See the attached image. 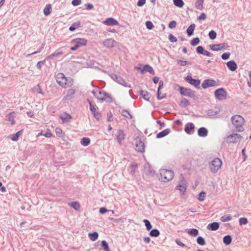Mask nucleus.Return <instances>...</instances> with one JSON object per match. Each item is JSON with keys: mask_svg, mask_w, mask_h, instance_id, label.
Instances as JSON below:
<instances>
[{"mask_svg": "<svg viewBox=\"0 0 251 251\" xmlns=\"http://www.w3.org/2000/svg\"><path fill=\"white\" fill-rule=\"evenodd\" d=\"M58 84L64 88L71 87L74 83L73 79L71 77H66L62 73H58L56 76Z\"/></svg>", "mask_w": 251, "mask_h": 251, "instance_id": "obj_1", "label": "nucleus"}, {"mask_svg": "<svg viewBox=\"0 0 251 251\" xmlns=\"http://www.w3.org/2000/svg\"><path fill=\"white\" fill-rule=\"evenodd\" d=\"M231 120L237 131L241 132L244 130L243 126L244 124L245 121L241 116L239 115H234L231 117Z\"/></svg>", "mask_w": 251, "mask_h": 251, "instance_id": "obj_2", "label": "nucleus"}, {"mask_svg": "<svg viewBox=\"0 0 251 251\" xmlns=\"http://www.w3.org/2000/svg\"><path fill=\"white\" fill-rule=\"evenodd\" d=\"M94 96L98 100L102 101L111 102L112 101V98L110 95L103 90H93L92 91Z\"/></svg>", "mask_w": 251, "mask_h": 251, "instance_id": "obj_3", "label": "nucleus"}, {"mask_svg": "<svg viewBox=\"0 0 251 251\" xmlns=\"http://www.w3.org/2000/svg\"><path fill=\"white\" fill-rule=\"evenodd\" d=\"M160 180L167 182L171 180L174 176V173L172 170L161 169L160 170Z\"/></svg>", "mask_w": 251, "mask_h": 251, "instance_id": "obj_4", "label": "nucleus"}, {"mask_svg": "<svg viewBox=\"0 0 251 251\" xmlns=\"http://www.w3.org/2000/svg\"><path fill=\"white\" fill-rule=\"evenodd\" d=\"M220 111H204V113L201 115H192L195 118H217L221 117L219 115Z\"/></svg>", "mask_w": 251, "mask_h": 251, "instance_id": "obj_5", "label": "nucleus"}, {"mask_svg": "<svg viewBox=\"0 0 251 251\" xmlns=\"http://www.w3.org/2000/svg\"><path fill=\"white\" fill-rule=\"evenodd\" d=\"M222 165V160L219 158H215L209 164L210 171L215 173L221 168Z\"/></svg>", "mask_w": 251, "mask_h": 251, "instance_id": "obj_6", "label": "nucleus"}, {"mask_svg": "<svg viewBox=\"0 0 251 251\" xmlns=\"http://www.w3.org/2000/svg\"><path fill=\"white\" fill-rule=\"evenodd\" d=\"M136 142L135 150L140 152L143 153L145 152V144L141 141L139 136H137L134 140Z\"/></svg>", "mask_w": 251, "mask_h": 251, "instance_id": "obj_7", "label": "nucleus"}, {"mask_svg": "<svg viewBox=\"0 0 251 251\" xmlns=\"http://www.w3.org/2000/svg\"><path fill=\"white\" fill-rule=\"evenodd\" d=\"M180 93L181 95L189 97L193 99L197 98L196 94L195 91H192L189 88L182 87L181 88Z\"/></svg>", "mask_w": 251, "mask_h": 251, "instance_id": "obj_8", "label": "nucleus"}, {"mask_svg": "<svg viewBox=\"0 0 251 251\" xmlns=\"http://www.w3.org/2000/svg\"><path fill=\"white\" fill-rule=\"evenodd\" d=\"M185 80L191 85L195 86L196 88H200L201 80L200 79H195L192 78L191 75H188L185 77Z\"/></svg>", "mask_w": 251, "mask_h": 251, "instance_id": "obj_9", "label": "nucleus"}, {"mask_svg": "<svg viewBox=\"0 0 251 251\" xmlns=\"http://www.w3.org/2000/svg\"><path fill=\"white\" fill-rule=\"evenodd\" d=\"M226 138L227 143H236L240 141L242 137L239 134L233 133L228 136Z\"/></svg>", "mask_w": 251, "mask_h": 251, "instance_id": "obj_10", "label": "nucleus"}, {"mask_svg": "<svg viewBox=\"0 0 251 251\" xmlns=\"http://www.w3.org/2000/svg\"><path fill=\"white\" fill-rule=\"evenodd\" d=\"M216 98L219 100H224L226 99V92L223 88L217 89L214 92Z\"/></svg>", "mask_w": 251, "mask_h": 251, "instance_id": "obj_11", "label": "nucleus"}, {"mask_svg": "<svg viewBox=\"0 0 251 251\" xmlns=\"http://www.w3.org/2000/svg\"><path fill=\"white\" fill-rule=\"evenodd\" d=\"M111 78L119 84L124 86L125 87H129L125 80L120 76H118L115 74H111L110 75Z\"/></svg>", "mask_w": 251, "mask_h": 251, "instance_id": "obj_12", "label": "nucleus"}, {"mask_svg": "<svg viewBox=\"0 0 251 251\" xmlns=\"http://www.w3.org/2000/svg\"><path fill=\"white\" fill-rule=\"evenodd\" d=\"M71 43L75 44L79 48L81 46L86 45L87 43V40L84 38H76L72 40Z\"/></svg>", "mask_w": 251, "mask_h": 251, "instance_id": "obj_13", "label": "nucleus"}, {"mask_svg": "<svg viewBox=\"0 0 251 251\" xmlns=\"http://www.w3.org/2000/svg\"><path fill=\"white\" fill-rule=\"evenodd\" d=\"M227 47V44L225 43L220 44H214L210 46V49L213 51H219Z\"/></svg>", "mask_w": 251, "mask_h": 251, "instance_id": "obj_14", "label": "nucleus"}, {"mask_svg": "<svg viewBox=\"0 0 251 251\" xmlns=\"http://www.w3.org/2000/svg\"><path fill=\"white\" fill-rule=\"evenodd\" d=\"M195 128V125L192 123H187L184 127L185 132L189 135L193 134Z\"/></svg>", "mask_w": 251, "mask_h": 251, "instance_id": "obj_15", "label": "nucleus"}, {"mask_svg": "<svg viewBox=\"0 0 251 251\" xmlns=\"http://www.w3.org/2000/svg\"><path fill=\"white\" fill-rule=\"evenodd\" d=\"M58 117L62 120L63 124L69 123L70 120L72 119V116L67 112H64L62 114H59Z\"/></svg>", "mask_w": 251, "mask_h": 251, "instance_id": "obj_16", "label": "nucleus"}, {"mask_svg": "<svg viewBox=\"0 0 251 251\" xmlns=\"http://www.w3.org/2000/svg\"><path fill=\"white\" fill-rule=\"evenodd\" d=\"M216 85V82L212 79H206L203 81L202 87L204 89Z\"/></svg>", "mask_w": 251, "mask_h": 251, "instance_id": "obj_17", "label": "nucleus"}, {"mask_svg": "<svg viewBox=\"0 0 251 251\" xmlns=\"http://www.w3.org/2000/svg\"><path fill=\"white\" fill-rule=\"evenodd\" d=\"M116 41L111 38L107 39L103 42V45L108 48L114 47L116 46Z\"/></svg>", "mask_w": 251, "mask_h": 251, "instance_id": "obj_18", "label": "nucleus"}, {"mask_svg": "<svg viewBox=\"0 0 251 251\" xmlns=\"http://www.w3.org/2000/svg\"><path fill=\"white\" fill-rule=\"evenodd\" d=\"M220 227V224L218 222H213L209 223L206 228L207 229L211 231H216L219 229Z\"/></svg>", "mask_w": 251, "mask_h": 251, "instance_id": "obj_19", "label": "nucleus"}, {"mask_svg": "<svg viewBox=\"0 0 251 251\" xmlns=\"http://www.w3.org/2000/svg\"><path fill=\"white\" fill-rule=\"evenodd\" d=\"M103 24L107 25H117L119 24L118 21L113 18H109L106 19L103 22Z\"/></svg>", "mask_w": 251, "mask_h": 251, "instance_id": "obj_20", "label": "nucleus"}, {"mask_svg": "<svg viewBox=\"0 0 251 251\" xmlns=\"http://www.w3.org/2000/svg\"><path fill=\"white\" fill-rule=\"evenodd\" d=\"M208 133V129L205 127H201L198 129V135L201 137H205Z\"/></svg>", "mask_w": 251, "mask_h": 251, "instance_id": "obj_21", "label": "nucleus"}, {"mask_svg": "<svg viewBox=\"0 0 251 251\" xmlns=\"http://www.w3.org/2000/svg\"><path fill=\"white\" fill-rule=\"evenodd\" d=\"M118 135L116 137V139L118 142L121 144L122 140H123L125 138V134L122 129H119L117 131Z\"/></svg>", "mask_w": 251, "mask_h": 251, "instance_id": "obj_22", "label": "nucleus"}, {"mask_svg": "<svg viewBox=\"0 0 251 251\" xmlns=\"http://www.w3.org/2000/svg\"><path fill=\"white\" fill-rule=\"evenodd\" d=\"M170 132L171 129L170 128H166L157 133L156 138L158 139L163 138L168 135Z\"/></svg>", "mask_w": 251, "mask_h": 251, "instance_id": "obj_23", "label": "nucleus"}, {"mask_svg": "<svg viewBox=\"0 0 251 251\" xmlns=\"http://www.w3.org/2000/svg\"><path fill=\"white\" fill-rule=\"evenodd\" d=\"M227 68L231 71H234L237 69V64L234 61L231 60L226 63Z\"/></svg>", "mask_w": 251, "mask_h": 251, "instance_id": "obj_24", "label": "nucleus"}, {"mask_svg": "<svg viewBox=\"0 0 251 251\" xmlns=\"http://www.w3.org/2000/svg\"><path fill=\"white\" fill-rule=\"evenodd\" d=\"M75 93V91L73 89H70L67 91L66 95L64 97V99L66 100H71L72 99Z\"/></svg>", "mask_w": 251, "mask_h": 251, "instance_id": "obj_25", "label": "nucleus"}, {"mask_svg": "<svg viewBox=\"0 0 251 251\" xmlns=\"http://www.w3.org/2000/svg\"><path fill=\"white\" fill-rule=\"evenodd\" d=\"M15 116V111H13L6 116V120L11 122V124L13 125L15 124V121L14 120Z\"/></svg>", "mask_w": 251, "mask_h": 251, "instance_id": "obj_26", "label": "nucleus"}, {"mask_svg": "<svg viewBox=\"0 0 251 251\" xmlns=\"http://www.w3.org/2000/svg\"><path fill=\"white\" fill-rule=\"evenodd\" d=\"M144 72H148L150 73L151 75H154L155 72L153 69V68L149 65H146L143 67V69L141 70L142 74L144 73Z\"/></svg>", "mask_w": 251, "mask_h": 251, "instance_id": "obj_27", "label": "nucleus"}, {"mask_svg": "<svg viewBox=\"0 0 251 251\" xmlns=\"http://www.w3.org/2000/svg\"><path fill=\"white\" fill-rule=\"evenodd\" d=\"M160 231L157 228L151 229L149 232V235L152 237H157L160 235Z\"/></svg>", "mask_w": 251, "mask_h": 251, "instance_id": "obj_28", "label": "nucleus"}, {"mask_svg": "<svg viewBox=\"0 0 251 251\" xmlns=\"http://www.w3.org/2000/svg\"><path fill=\"white\" fill-rule=\"evenodd\" d=\"M223 243L226 246L229 245L232 242V237L230 235H226L223 237Z\"/></svg>", "mask_w": 251, "mask_h": 251, "instance_id": "obj_29", "label": "nucleus"}, {"mask_svg": "<svg viewBox=\"0 0 251 251\" xmlns=\"http://www.w3.org/2000/svg\"><path fill=\"white\" fill-rule=\"evenodd\" d=\"M56 135L58 137L63 139L65 137V134L63 132L62 129L60 127H56L55 129Z\"/></svg>", "mask_w": 251, "mask_h": 251, "instance_id": "obj_30", "label": "nucleus"}, {"mask_svg": "<svg viewBox=\"0 0 251 251\" xmlns=\"http://www.w3.org/2000/svg\"><path fill=\"white\" fill-rule=\"evenodd\" d=\"M63 53L62 51H55L53 53L48 55L46 59L47 60L52 59L54 57H57Z\"/></svg>", "mask_w": 251, "mask_h": 251, "instance_id": "obj_31", "label": "nucleus"}, {"mask_svg": "<svg viewBox=\"0 0 251 251\" xmlns=\"http://www.w3.org/2000/svg\"><path fill=\"white\" fill-rule=\"evenodd\" d=\"M89 239L92 241H95L98 239L99 233L96 231L90 232L88 234Z\"/></svg>", "mask_w": 251, "mask_h": 251, "instance_id": "obj_32", "label": "nucleus"}, {"mask_svg": "<svg viewBox=\"0 0 251 251\" xmlns=\"http://www.w3.org/2000/svg\"><path fill=\"white\" fill-rule=\"evenodd\" d=\"M187 230L188 234L192 236L196 237L199 234V230L196 228L187 229Z\"/></svg>", "mask_w": 251, "mask_h": 251, "instance_id": "obj_33", "label": "nucleus"}, {"mask_svg": "<svg viewBox=\"0 0 251 251\" xmlns=\"http://www.w3.org/2000/svg\"><path fill=\"white\" fill-rule=\"evenodd\" d=\"M23 132V129H22L18 132H17L15 134H13L11 135L10 139L13 141H17L18 140L19 137L21 134Z\"/></svg>", "mask_w": 251, "mask_h": 251, "instance_id": "obj_34", "label": "nucleus"}, {"mask_svg": "<svg viewBox=\"0 0 251 251\" xmlns=\"http://www.w3.org/2000/svg\"><path fill=\"white\" fill-rule=\"evenodd\" d=\"M140 94L142 97L146 100L149 101L150 99L149 93L147 91L141 90Z\"/></svg>", "mask_w": 251, "mask_h": 251, "instance_id": "obj_35", "label": "nucleus"}, {"mask_svg": "<svg viewBox=\"0 0 251 251\" xmlns=\"http://www.w3.org/2000/svg\"><path fill=\"white\" fill-rule=\"evenodd\" d=\"M195 8L198 10H202L203 8V0H197L195 2Z\"/></svg>", "mask_w": 251, "mask_h": 251, "instance_id": "obj_36", "label": "nucleus"}, {"mask_svg": "<svg viewBox=\"0 0 251 251\" xmlns=\"http://www.w3.org/2000/svg\"><path fill=\"white\" fill-rule=\"evenodd\" d=\"M91 142L90 139L88 137H83L80 140V144L83 146H88Z\"/></svg>", "mask_w": 251, "mask_h": 251, "instance_id": "obj_37", "label": "nucleus"}, {"mask_svg": "<svg viewBox=\"0 0 251 251\" xmlns=\"http://www.w3.org/2000/svg\"><path fill=\"white\" fill-rule=\"evenodd\" d=\"M138 164L134 162H131L130 164V168L131 169V171L130 172V174L133 176L135 174V170L138 167Z\"/></svg>", "mask_w": 251, "mask_h": 251, "instance_id": "obj_38", "label": "nucleus"}, {"mask_svg": "<svg viewBox=\"0 0 251 251\" xmlns=\"http://www.w3.org/2000/svg\"><path fill=\"white\" fill-rule=\"evenodd\" d=\"M195 27L196 25L194 24H192L188 26L186 30L188 36H190L193 35Z\"/></svg>", "mask_w": 251, "mask_h": 251, "instance_id": "obj_39", "label": "nucleus"}, {"mask_svg": "<svg viewBox=\"0 0 251 251\" xmlns=\"http://www.w3.org/2000/svg\"><path fill=\"white\" fill-rule=\"evenodd\" d=\"M101 246L104 251H110L109 245L105 240L101 241Z\"/></svg>", "mask_w": 251, "mask_h": 251, "instance_id": "obj_40", "label": "nucleus"}, {"mask_svg": "<svg viewBox=\"0 0 251 251\" xmlns=\"http://www.w3.org/2000/svg\"><path fill=\"white\" fill-rule=\"evenodd\" d=\"M148 169L146 171V174L148 176H154L155 174L154 170L151 168V167L148 164Z\"/></svg>", "mask_w": 251, "mask_h": 251, "instance_id": "obj_41", "label": "nucleus"}, {"mask_svg": "<svg viewBox=\"0 0 251 251\" xmlns=\"http://www.w3.org/2000/svg\"><path fill=\"white\" fill-rule=\"evenodd\" d=\"M176 189L179 190L180 192H182L183 194H184L186 190V184H178L176 187Z\"/></svg>", "mask_w": 251, "mask_h": 251, "instance_id": "obj_42", "label": "nucleus"}, {"mask_svg": "<svg viewBox=\"0 0 251 251\" xmlns=\"http://www.w3.org/2000/svg\"><path fill=\"white\" fill-rule=\"evenodd\" d=\"M70 205L75 210H78L80 207L79 202L77 201H72L70 203Z\"/></svg>", "mask_w": 251, "mask_h": 251, "instance_id": "obj_43", "label": "nucleus"}, {"mask_svg": "<svg viewBox=\"0 0 251 251\" xmlns=\"http://www.w3.org/2000/svg\"><path fill=\"white\" fill-rule=\"evenodd\" d=\"M205 197L206 193L204 191H202L198 195L197 199L200 201H203L205 200Z\"/></svg>", "mask_w": 251, "mask_h": 251, "instance_id": "obj_44", "label": "nucleus"}, {"mask_svg": "<svg viewBox=\"0 0 251 251\" xmlns=\"http://www.w3.org/2000/svg\"><path fill=\"white\" fill-rule=\"evenodd\" d=\"M197 243L201 246H204L206 244L205 240L202 236H198L196 239Z\"/></svg>", "mask_w": 251, "mask_h": 251, "instance_id": "obj_45", "label": "nucleus"}, {"mask_svg": "<svg viewBox=\"0 0 251 251\" xmlns=\"http://www.w3.org/2000/svg\"><path fill=\"white\" fill-rule=\"evenodd\" d=\"M143 222L145 224L146 229L148 231H150L152 227V225L150 222V221L148 220V219H144L143 220Z\"/></svg>", "mask_w": 251, "mask_h": 251, "instance_id": "obj_46", "label": "nucleus"}, {"mask_svg": "<svg viewBox=\"0 0 251 251\" xmlns=\"http://www.w3.org/2000/svg\"><path fill=\"white\" fill-rule=\"evenodd\" d=\"M51 9V5H50V4L47 5L46 6V7H45L44 11H43L44 14L45 16H48V15H50V13Z\"/></svg>", "mask_w": 251, "mask_h": 251, "instance_id": "obj_47", "label": "nucleus"}, {"mask_svg": "<svg viewBox=\"0 0 251 251\" xmlns=\"http://www.w3.org/2000/svg\"><path fill=\"white\" fill-rule=\"evenodd\" d=\"M173 2L176 6L182 7L184 3L182 0H173Z\"/></svg>", "mask_w": 251, "mask_h": 251, "instance_id": "obj_48", "label": "nucleus"}, {"mask_svg": "<svg viewBox=\"0 0 251 251\" xmlns=\"http://www.w3.org/2000/svg\"><path fill=\"white\" fill-rule=\"evenodd\" d=\"M121 114L128 119H131L133 118L131 114L129 113V111H122Z\"/></svg>", "mask_w": 251, "mask_h": 251, "instance_id": "obj_49", "label": "nucleus"}, {"mask_svg": "<svg viewBox=\"0 0 251 251\" xmlns=\"http://www.w3.org/2000/svg\"><path fill=\"white\" fill-rule=\"evenodd\" d=\"M80 27V23L76 22L72 24V25L69 27V30L71 31H74L76 28Z\"/></svg>", "mask_w": 251, "mask_h": 251, "instance_id": "obj_50", "label": "nucleus"}, {"mask_svg": "<svg viewBox=\"0 0 251 251\" xmlns=\"http://www.w3.org/2000/svg\"><path fill=\"white\" fill-rule=\"evenodd\" d=\"M190 104L189 101L186 99H182L180 102V105L185 107Z\"/></svg>", "mask_w": 251, "mask_h": 251, "instance_id": "obj_51", "label": "nucleus"}, {"mask_svg": "<svg viewBox=\"0 0 251 251\" xmlns=\"http://www.w3.org/2000/svg\"><path fill=\"white\" fill-rule=\"evenodd\" d=\"M92 114L93 115L95 119L98 121L101 118V114L98 112V111H91Z\"/></svg>", "mask_w": 251, "mask_h": 251, "instance_id": "obj_52", "label": "nucleus"}, {"mask_svg": "<svg viewBox=\"0 0 251 251\" xmlns=\"http://www.w3.org/2000/svg\"><path fill=\"white\" fill-rule=\"evenodd\" d=\"M176 62L178 64H179L182 66H184L187 64H189V65L191 64V63H189V62H188L187 61H185V60H182L181 59H177L176 60Z\"/></svg>", "mask_w": 251, "mask_h": 251, "instance_id": "obj_53", "label": "nucleus"}, {"mask_svg": "<svg viewBox=\"0 0 251 251\" xmlns=\"http://www.w3.org/2000/svg\"><path fill=\"white\" fill-rule=\"evenodd\" d=\"M248 222V219L245 217H241L239 219L240 225H246Z\"/></svg>", "mask_w": 251, "mask_h": 251, "instance_id": "obj_54", "label": "nucleus"}, {"mask_svg": "<svg viewBox=\"0 0 251 251\" xmlns=\"http://www.w3.org/2000/svg\"><path fill=\"white\" fill-rule=\"evenodd\" d=\"M232 219V217L230 215H228L226 217L225 216H222L220 218V220L223 222H225L226 221H230Z\"/></svg>", "mask_w": 251, "mask_h": 251, "instance_id": "obj_55", "label": "nucleus"}, {"mask_svg": "<svg viewBox=\"0 0 251 251\" xmlns=\"http://www.w3.org/2000/svg\"><path fill=\"white\" fill-rule=\"evenodd\" d=\"M208 36L210 39L214 40L216 38L217 33L214 30H211L209 32Z\"/></svg>", "mask_w": 251, "mask_h": 251, "instance_id": "obj_56", "label": "nucleus"}, {"mask_svg": "<svg viewBox=\"0 0 251 251\" xmlns=\"http://www.w3.org/2000/svg\"><path fill=\"white\" fill-rule=\"evenodd\" d=\"M200 39L198 37L193 39L191 41V45L193 46H195L200 43Z\"/></svg>", "mask_w": 251, "mask_h": 251, "instance_id": "obj_57", "label": "nucleus"}, {"mask_svg": "<svg viewBox=\"0 0 251 251\" xmlns=\"http://www.w3.org/2000/svg\"><path fill=\"white\" fill-rule=\"evenodd\" d=\"M169 40L172 43H175L177 42V38L174 36L173 34H170L169 35Z\"/></svg>", "mask_w": 251, "mask_h": 251, "instance_id": "obj_58", "label": "nucleus"}, {"mask_svg": "<svg viewBox=\"0 0 251 251\" xmlns=\"http://www.w3.org/2000/svg\"><path fill=\"white\" fill-rule=\"evenodd\" d=\"M146 25L148 29H151L153 27V25L151 21H147L146 22Z\"/></svg>", "mask_w": 251, "mask_h": 251, "instance_id": "obj_59", "label": "nucleus"}, {"mask_svg": "<svg viewBox=\"0 0 251 251\" xmlns=\"http://www.w3.org/2000/svg\"><path fill=\"white\" fill-rule=\"evenodd\" d=\"M176 22L175 21H172L169 24L168 26L169 28L173 29L176 27Z\"/></svg>", "mask_w": 251, "mask_h": 251, "instance_id": "obj_60", "label": "nucleus"}, {"mask_svg": "<svg viewBox=\"0 0 251 251\" xmlns=\"http://www.w3.org/2000/svg\"><path fill=\"white\" fill-rule=\"evenodd\" d=\"M46 59H45L44 60L39 61L36 65V67L38 69H40L42 66L45 64Z\"/></svg>", "mask_w": 251, "mask_h": 251, "instance_id": "obj_61", "label": "nucleus"}, {"mask_svg": "<svg viewBox=\"0 0 251 251\" xmlns=\"http://www.w3.org/2000/svg\"><path fill=\"white\" fill-rule=\"evenodd\" d=\"M230 55V52H226V53H223L221 57L223 60H226V59H227L229 58Z\"/></svg>", "mask_w": 251, "mask_h": 251, "instance_id": "obj_62", "label": "nucleus"}, {"mask_svg": "<svg viewBox=\"0 0 251 251\" xmlns=\"http://www.w3.org/2000/svg\"><path fill=\"white\" fill-rule=\"evenodd\" d=\"M43 135L44 136H45L46 137L50 138L52 136V134L51 131L50 129H48L46 132L45 133H44L43 134Z\"/></svg>", "mask_w": 251, "mask_h": 251, "instance_id": "obj_63", "label": "nucleus"}, {"mask_svg": "<svg viewBox=\"0 0 251 251\" xmlns=\"http://www.w3.org/2000/svg\"><path fill=\"white\" fill-rule=\"evenodd\" d=\"M108 211V210L106 208H105L104 207H101L99 209V212H100V214H105Z\"/></svg>", "mask_w": 251, "mask_h": 251, "instance_id": "obj_64", "label": "nucleus"}]
</instances>
